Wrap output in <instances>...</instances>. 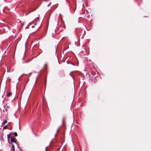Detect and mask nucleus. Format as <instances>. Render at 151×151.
Segmentation results:
<instances>
[{
	"mask_svg": "<svg viewBox=\"0 0 151 151\" xmlns=\"http://www.w3.org/2000/svg\"><path fill=\"white\" fill-rule=\"evenodd\" d=\"M1 30L5 32H8L9 30V28L7 26L4 25L1 27Z\"/></svg>",
	"mask_w": 151,
	"mask_h": 151,
	"instance_id": "1",
	"label": "nucleus"
},
{
	"mask_svg": "<svg viewBox=\"0 0 151 151\" xmlns=\"http://www.w3.org/2000/svg\"><path fill=\"white\" fill-rule=\"evenodd\" d=\"M85 35V31L82 30L81 31V33L80 35V37L81 39H82L84 37Z\"/></svg>",
	"mask_w": 151,
	"mask_h": 151,
	"instance_id": "2",
	"label": "nucleus"
},
{
	"mask_svg": "<svg viewBox=\"0 0 151 151\" xmlns=\"http://www.w3.org/2000/svg\"><path fill=\"white\" fill-rule=\"evenodd\" d=\"M10 140L11 142H14L15 143H16L17 145V147H18V145L17 143L14 140V138L12 136L11 137Z\"/></svg>",
	"mask_w": 151,
	"mask_h": 151,
	"instance_id": "3",
	"label": "nucleus"
},
{
	"mask_svg": "<svg viewBox=\"0 0 151 151\" xmlns=\"http://www.w3.org/2000/svg\"><path fill=\"white\" fill-rule=\"evenodd\" d=\"M32 11H30L29 9H27L26 11L23 10V12H24L26 13V15L28 14L29 13H30Z\"/></svg>",
	"mask_w": 151,
	"mask_h": 151,
	"instance_id": "4",
	"label": "nucleus"
},
{
	"mask_svg": "<svg viewBox=\"0 0 151 151\" xmlns=\"http://www.w3.org/2000/svg\"><path fill=\"white\" fill-rule=\"evenodd\" d=\"M12 147L10 150V151H15L14 146V145L12 144Z\"/></svg>",
	"mask_w": 151,
	"mask_h": 151,
	"instance_id": "5",
	"label": "nucleus"
},
{
	"mask_svg": "<svg viewBox=\"0 0 151 151\" xmlns=\"http://www.w3.org/2000/svg\"><path fill=\"white\" fill-rule=\"evenodd\" d=\"M12 93L11 92H9L7 93L6 96L7 97H9L11 96Z\"/></svg>",
	"mask_w": 151,
	"mask_h": 151,
	"instance_id": "6",
	"label": "nucleus"
},
{
	"mask_svg": "<svg viewBox=\"0 0 151 151\" xmlns=\"http://www.w3.org/2000/svg\"><path fill=\"white\" fill-rule=\"evenodd\" d=\"M11 134H9L7 135V138H8V140H9V138H11Z\"/></svg>",
	"mask_w": 151,
	"mask_h": 151,
	"instance_id": "7",
	"label": "nucleus"
},
{
	"mask_svg": "<svg viewBox=\"0 0 151 151\" xmlns=\"http://www.w3.org/2000/svg\"><path fill=\"white\" fill-rule=\"evenodd\" d=\"M7 122V121L6 120H4L3 122L2 123V125H3L4 124H6Z\"/></svg>",
	"mask_w": 151,
	"mask_h": 151,
	"instance_id": "8",
	"label": "nucleus"
},
{
	"mask_svg": "<svg viewBox=\"0 0 151 151\" xmlns=\"http://www.w3.org/2000/svg\"><path fill=\"white\" fill-rule=\"evenodd\" d=\"M14 135L16 137H17V133L16 132H15L14 133Z\"/></svg>",
	"mask_w": 151,
	"mask_h": 151,
	"instance_id": "9",
	"label": "nucleus"
},
{
	"mask_svg": "<svg viewBox=\"0 0 151 151\" xmlns=\"http://www.w3.org/2000/svg\"><path fill=\"white\" fill-rule=\"evenodd\" d=\"M7 127V125H6L3 128H4V129H5Z\"/></svg>",
	"mask_w": 151,
	"mask_h": 151,
	"instance_id": "10",
	"label": "nucleus"
},
{
	"mask_svg": "<svg viewBox=\"0 0 151 151\" xmlns=\"http://www.w3.org/2000/svg\"><path fill=\"white\" fill-rule=\"evenodd\" d=\"M31 27H32V28H34V27H35V26H34V25H32L31 26Z\"/></svg>",
	"mask_w": 151,
	"mask_h": 151,
	"instance_id": "11",
	"label": "nucleus"
},
{
	"mask_svg": "<svg viewBox=\"0 0 151 151\" xmlns=\"http://www.w3.org/2000/svg\"><path fill=\"white\" fill-rule=\"evenodd\" d=\"M5 111H6V109H5Z\"/></svg>",
	"mask_w": 151,
	"mask_h": 151,
	"instance_id": "12",
	"label": "nucleus"
}]
</instances>
